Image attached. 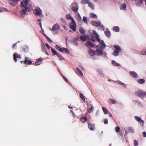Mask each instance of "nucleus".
Wrapping results in <instances>:
<instances>
[{
	"instance_id": "bb28decb",
	"label": "nucleus",
	"mask_w": 146,
	"mask_h": 146,
	"mask_svg": "<svg viewBox=\"0 0 146 146\" xmlns=\"http://www.w3.org/2000/svg\"><path fill=\"white\" fill-rule=\"evenodd\" d=\"M104 33L108 37H110L111 35V33L110 31H105Z\"/></svg>"
},
{
	"instance_id": "9b49d317",
	"label": "nucleus",
	"mask_w": 146,
	"mask_h": 146,
	"mask_svg": "<svg viewBox=\"0 0 146 146\" xmlns=\"http://www.w3.org/2000/svg\"><path fill=\"white\" fill-rule=\"evenodd\" d=\"M125 131L126 132H127V130H129V132L130 133H134V130L133 128L131 127H126L125 129Z\"/></svg>"
},
{
	"instance_id": "f257e3e1",
	"label": "nucleus",
	"mask_w": 146,
	"mask_h": 146,
	"mask_svg": "<svg viewBox=\"0 0 146 146\" xmlns=\"http://www.w3.org/2000/svg\"><path fill=\"white\" fill-rule=\"evenodd\" d=\"M21 4L22 10L20 12L21 14L23 15H25L27 12L30 11L33 9L32 6L29 4L24 5L23 1H21Z\"/></svg>"
},
{
	"instance_id": "1a4fd4ad",
	"label": "nucleus",
	"mask_w": 146,
	"mask_h": 146,
	"mask_svg": "<svg viewBox=\"0 0 146 146\" xmlns=\"http://www.w3.org/2000/svg\"><path fill=\"white\" fill-rule=\"evenodd\" d=\"M23 63L24 64H27L28 65H31L32 64V61L28 57L25 58V60L23 61Z\"/></svg>"
},
{
	"instance_id": "49530a36",
	"label": "nucleus",
	"mask_w": 146,
	"mask_h": 146,
	"mask_svg": "<svg viewBox=\"0 0 146 146\" xmlns=\"http://www.w3.org/2000/svg\"><path fill=\"white\" fill-rule=\"evenodd\" d=\"M80 38L78 37H75L73 39V42L75 43V42L78 41L79 40Z\"/></svg>"
},
{
	"instance_id": "c756f323",
	"label": "nucleus",
	"mask_w": 146,
	"mask_h": 146,
	"mask_svg": "<svg viewBox=\"0 0 146 146\" xmlns=\"http://www.w3.org/2000/svg\"><path fill=\"white\" fill-rule=\"evenodd\" d=\"M51 52L52 53L53 55H56L58 54L56 51L55 50V49L52 48V47H51Z\"/></svg>"
},
{
	"instance_id": "4468645a",
	"label": "nucleus",
	"mask_w": 146,
	"mask_h": 146,
	"mask_svg": "<svg viewBox=\"0 0 146 146\" xmlns=\"http://www.w3.org/2000/svg\"><path fill=\"white\" fill-rule=\"evenodd\" d=\"M35 11V13L36 15H41L42 13L41 10L39 8L36 9L34 11Z\"/></svg>"
},
{
	"instance_id": "f8f14e48",
	"label": "nucleus",
	"mask_w": 146,
	"mask_h": 146,
	"mask_svg": "<svg viewBox=\"0 0 146 146\" xmlns=\"http://www.w3.org/2000/svg\"><path fill=\"white\" fill-rule=\"evenodd\" d=\"M144 0H135L136 4L138 6H141L143 3Z\"/></svg>"
},
{
	"instance_id": "09e8293b",
	"label": "nucleus",
	"mask_w": 146,
	"mask_h": 146,
	"mask_svg": "<svg viewBox=\"0 0 146 146\" xmlns=\"http://www.w3.org/2000/svg\"><path fill=\"white\" fill-rule=\"evenodd\" d=\"M141 54L143 55H146V50L142 51Z\"/></svg>"
},
{
	"instance_id": "58836bf2",
	"label": "nucleus",
	"mask_w": 146,
	"mask_h": 146,
	"mask_svg": "<svg viewBox=\"0 0 146 146\" xmlns=\"http://www.w3.org/2000/svg\"><path fill=\"white\" fill-rule=\"evenodd\" d=\"M80 97L81 98L84 102H85V98L83 94L82 93H80Z\"/></svg>"
},
{
	"instance_id": "c9c22d12",
	"label": "nucleus",
	"mask_w": 146,
	"mask_h": 146,
	"mask_svg": "<svg viewBox=\"0 0 146 146\" xmlns=\"http://www.w3.org/2000/svg\"><path fill=\"white\" fill-rule=\"evenodd\" d=\"M140 84H142L145 82V80L143 79H139L137 81Z\"/></svg>"
},
{
	"instance_id": "bf43d9fd",
	"label": "nucleus",
	"mask_w": 146,
	"mask_h": 146,
	"mask_svg": "<svg viewBox=\"0 0 146 146\" xmlns=\"http://www.w3.org/2000/svg\"><path fill=\"white\" fill-rule=\"evenodd\" d=\"M144 137H146V132L144 131L142 133Z\"/></svg>"
},
{
	"instance_id": "cd10ccee",
	"label": "nucleus",
	"mask_w": 146,
	"mask_h": 146,
	"mask_svg": "<svg viewBox=\"0 0 146 146\" xmlns=\"http://www.w3.org/2000/svg\"><path fill=\"white\" fill-rule=\"evenodd\" d=\"M93 107L91 104L88 107V112L89 113H91L92 111Z\"/></svg>"
},
{
	"instance_id": "39448f33",
	"label": "nucleus",
	"mask_w": 146,
	"mask_h": 146,
	"mask_svg": "<svg viewBox=\"0 0 146 146\" xmlns=\"http://www.w3.org/2000/svg\"><path fill=\"white\" fill-rule=\"evenodd\" d=\"M70 27L73 31H76V26L74 19H73L72 20V23L70 24Z\"/></svg>"
},
{
	"instance_id": "423d86ee",
	"label": "nucleus",
	"mask_w": 146,
	"mask_h": 146,
	"mask_svg": "<svg viewBox=\"0 0 146 146\" xmlns=\"http://www.w3.org/2000/svg\"><path fill=\"white\" fill-rule=\"evenodd\" d=\"M20 0H8L9 3L11 5L14 6L17 4V3Z\"/></svg>"
},
{
	"instance_id": "f3484780",
	"label": "nucleus",
	"mask_w": 146,
	"mask_h": 146,
	"mask_svg": "<svg viewBox=\"0 0 146 146\" xmlns=\"http://www.w3.org/2000/svg\"><path fill=\"white\" fill-rule=\"evenodd\" d=\"M89 54L91 56H93L96 54V51L91 49H89Z\"/></svg>"
},
{
	"instance_id": "3c124183",
	"label": "nucleus",
	"mask_w": 146,
	"mask_h": 146,
	"mask_svg": "<svg viewBox=\"0 0 146 146\" xmlns=\"http://www.w3.org/2000/svg\"><path fill=\"white\" fill-rule=\"evenodd\" d=\"M30 0H23V2L24 5L25 4H27L28 3V2Z\"/></svg>"
},
{
	"instance_id": "20e7f679",
	"label": "nucleus",
	"mask_w": 146,
	"mask_h": 146,
	"mask_svg": "<svg viewBox=\"0 0 146 146\" xmlns=\"http://www.w3.org/2000/svg\"><path fill=\"white\" fill-rule=\"evenodd\" d=\"M72 7L71 8L72 10L74 13H77L78 9V5L76 3H74L72 4Z\"/></svg>"
},
{
	"instance_id": "e2e57ef3",
	"label": "nucleus",
	"mask_w": 146,
	"mask_h": 146,
	"mask_svg": "<svg viewBox=\"0 0 146 146\" xmlns=\"http://www.w3.org/2000/svg\"><path fill=\"white\" fill-rule=\"evenodd\" d=\"M63 78L64 79L66 82H68V79L65 76H64L63 77Z\"/></svg>"
},
{
	"instance_id": "13d9d810",
	"label": "nucleus",
	"mask_w": 146,
	"mask_h": 146,
	"mask_svg": "<svg viewBox=\"0 0 146 146\" xmlns=\"http://www.w3.org/2000/svg\"><path fill=\"white\" fill-rule=\"evenodd\" d=\"M91 40L93 42H95L96 40L95 38L93 36L91 38Z\"/></svg>"
},
{
	"instance_id": "4be33fe9",
	"label": "nucleus",
	"mask_w": 146,
	"mask_h": 146,
	"mask_svg": "<svg viewBox=\"0 0 146 146\" xmlns=\"http://www.w3.org/2000/svg\"><path fill=\"white\" fill-rule=\"evenodd\" d=\"M93 33L96 35V38L97 40L98 41H100V39L99 38V36L98 35L97 33L96 32V31L95 30L93 31Z\"/></svg>"
},
{
	"instance_id": "9d476101",
	"label": "nucleus",
	"mask_w": 146,
	"mask_h": 146,
	"mask_svg": "<svg viewBox=\"0 0 146 146\" xmlns=\"http://www.w3.org/2000/svg\"><path fill=\"white\" fill-rule=\"evenodd\" d=\"M13 59L16 62L17 61V58H19V59L21 58V55L19 54H17V53H14L13 54Z\"/></svg>"
},
{
	"instance_id": "aec40b11",
	"label": "nucleus",
	"mask_w": 146,
	"mask_h": 146,
	"mask_svg": "<svg viewBox=\"0 0 146 146\" xmlns=\"http://www.w3.org/2000/svg\"><path fill=\"white\" fill-rule=\"evenodd\" d=\"M41 50L42 51L44 52L46 54L48 55V53L47 52L46 48L45 46L44 45H42Z\"/></svg>"
},
{
	"instance_id": "a18cd8bd",
	"label": "nucleus",
	"mask_w": 146,
	"mask_h": 146,
	"mask_svg": "<svg viewBox=\"0 0 146 146\" xmlns=\"http://www.w3.org/2000/svg\"><path fill=\"white\" fill-rule=\"evenodd\" d=\"M61 60H63L64 59V58L63 57H62L61 55L59 53H58L56 55Z\"/></svg>"
},
{
	"instance_id": "864d4df0",
	"label": "nucleus",
	"mask_w": 146,
	"mask_h": 146,
	"mask_svg": "<svg viewBox=\"0 0 146 146\" xmlns=\"http://www.w3.org/2000/svg\"><path fill=\"white\" fill-rule=\"evenodd\" d=\"M99 26H100L101 30H103V31L104 30V26L103 25H101V24H100V25Z\"/></svg>"
},
{
	"instance_id": "6e6552de",
	"label": "nucleus",
	"mask_w": 146,
	"mask_h": 146,
	"mask_svg": "<svg viewBox=\"0 0 146 146\" xmlns=\"http://www.w3.org/2000/svg\"><path fill=\"white\" fill-rule=\"evenodd\" d=\"M85 46L87 47H93L95 46V44L91 42L90 41L88 40L85 44Z\"/></svg>"
},
{
	"instance_id": "ea45409f",
	"label": "nucleus",
	"mask_w": 146,
	"mask_h": 146,
	"mask_svg": "<svg viewBox=\"0 0 146 146\" xmlns=\"http://www.w3.org/2000/svg\"><path fill=\"white\" fill-rule=\"evenodd\" d=\"M79 31L82 34H84L85 33V31L84 29L82 28H80Z\"/></svg>"
},
{
	"instance_id": "0e129e2a",
	"label": "nucleus",
	"mask_w": 146,
	"mask_h": 146,
	"mask_svg": "<svg viewBox=\"0 0 146 146\" xmlns=\"http://www.w3.org/2000/svg\"><path fill=\"white\" fill-rule=\"evenodd\" d=\"M17 43H16L14 44L12 46V48H15V46H16Z\"/></svg>"
},
{
	"instance_id": "69168bd1",
	"label": "nucleus",
	"mask_w": 146,
	"mask_h": 146,
	"mask_svg": "<svg viewBox=\"0 0 146 146\" xmlns=\"http://www.w3.org/2000/svg\"><path fill=\"white\" fill-rule=\"evenodd\" d=\"M46 47L49 49L50 48H51L50 47L49 45L48 44H46Z\"/></svg>"
},
{
	"instance_id": "4c0bfd02",
	"label": "nucleus",
	"mask_w": 146,
	"mask_h": 146,
	"mask_svg": "<svg viewBox=\"0 0 146 146\" xmlns=\"http://www.w3.org/2000/svg\"><path fill=\"white\" fill-rule=\"evenodd\" d=\"M77 72H78V74H80L81 76H83V73L81 70L79 68H78L77 69Z\"/></svg>"
},
{
	"instance_id": "c85d7f7f",
	"label": "nucleus",
	"mask_w": 146,
	"mask_h": 146,
	"mask_svg": "<svg viewBox=\"0 0 146 146\" xmlns=\"http://www.w3.org/2000/svg\"><path fill=\"white\" fill-rule=\"evenodd\" d=\"M113 29L114 31L117 32H118L119 31V28L117 26L114 27H113Z\"/></svg>"
},
{
	"instance_id": "412c9836",
	"label": "nucleus",
	"mask_w": 146,
	"mask_h": 146,
	"mask_svg": "<svg viewBox=\"0 0 146 146\" xmlns=\"http://www.w3.org/2000/svg\"><path fill=\"white\" fill-rule=\"evenodd\" d=\"M88 127L91 130H94V124H92L91 123H88Z\"/></svg>"
},
{
	"instance_id": "a878e982",
	"label": "nucleus",
	"mask_w": 146,
	"mask_h": 146,
	"mask_svg": "<svg viewBox=\"0 0 146 146\" xmlns=\"http://www.w3.org/2000/svg\"><path fill=\"white\" fill-rule=\"evenodd\" d=\"M80 38L81 40L82 41H85L86 39V37L84 35H81L80 36Z\"/></svg>"
},
{
	"instance_id": "79ce46f5",
	"label": "nucleus",
	"mask_w": 146,
	"mask_h": 146,
	"mask_svg": "<svg viewBox=\"0 0 146 146\" xmlns=\"http://www.w3.org/2000/svg\"><path fill=\"white\" fill-rule=\"evenodd\" d=\"M112 64L115 66H119L120 65L119 63H117L115 60H113Z\"/></svg>"
},
{
	"instance_id": "5701e85b",
	"label": "nucleus",
	"mask_w": 146,
	"mask_h": 146,
	"mask_svg": "<svg viewBox=\"0 0 146 146\" xmlns=\"http://www.w3.org/2000/svg\"><path fill=\"white\" fill-rule=\"evenodd\" d=\"M109 102L111 104H115L116 103V102L115 100L112 99H109Z\"/></svg>"
},
{
	"instance_id": "a211bd4d",
	"label": "nucleus",
	"mask_w": 146,
	"mask_h": 146,
	"mask_svg": "<svg viewBox=\"0 0 146 146\" xmlns=\"http://www.w3.org/2000/svg\"><path fill=\"white\" fill-rule=\"evenodd\" d=\"M96 52L97 56H101L103 54V52L100 49H98L96 50Z\"/></svg>"
},
{
	"instance_id": "72a5a7b5",
	"label": "nucleus",
	"mask_w": 146,
	"mask_h": 146,
	"mask_svg": "<svg viewBox=\"0 0 146 146\" xmlns=\"http://www.w3.org/2000/svg\"><path fill=\"white\" fill-rule=\"evenodd\" d=\"M87 120V119L86 117H83L80 119V121L83 123H84Z\"/></svg>"
},
{
	"instance_id": "f03ea898",
	"label": "nucleus",
	"mask_w": 146,
	"mask_h": 146,
	"mask_svg": "<svg viewBox=\"0 0 146 146\" xmlns=\"http://www.w3.org/2000/svg\"><path fill=\"white\" fill-rule=\"evenodd\" d=\"M55 48L57 50L61 52L64 51L67 54H69L70 52L69 50L68 49L64 48H61L58 45L56 46Z\"/></svg>"
},
{
	"instance_id": "7ed1b4c3",
	"label": "nucleus",
	"mask_w": 146,
	"mask_h": 146,
	"mask_svg": "<svg viewBox=\"0 0 146 146\" xmlns=\"http://www.w3.org/2000/svg\"><path fill=\"white\" fill-rule=\"evenodd\" d=\"M135 94L139 97L143 98L144 96L146 95V92L139 90L138 91L135 92Z\"/></svg>"
},
{
	"instance_id": "8fccbe9b",
	"label": "nucleus",
	"mask_w": 146,
	"mask_h": 146,
	"mask_svg": "<svg viewBox=\"0 0 146 146\" xmlns=\"http://www.w3.org/2000/svg\"><path fill=\"white\" fill-rule=\"evenodd\" d=\"M134 145L135 146H138V142L137 141L135 140H134Z\"/></svg>"
},
{
	"instance_id": "774afa93",
	"label": "nucleus",
	"mask_w": 146,
	"mask_h": 146,
	"mask_svg": "<svg viewBox=\"0 0 146 146\" xmlns=\"http://www.w3.org/2000/svg\"><path fill=\"white\" fill-rule=\"evenodd\" d=\"M78 19H81V17L79 13H78Z\"/></svg>"
},
{
	"instance_id": "a19ab883",
	"label": "nucleus",
	"mask_w": 146,
	"mask_h": 146,
	"mask_svg": "<svg viewBox=\"0 0 146 146\" xmlns=\"http://www.w3.org/2000/svg\"><path fill=\"white\" fill-rule=\"evenodd\" d=\"M119 52L115 50L113 51V54L115 56H117L119 55Z\"/></svg>"
},
{
	"instance_id": "2eb2a0df",
	"label": "nucleus",
	"mask_w": 146,
	"mask_h": 146,
	"mask_svg": "<svg viewBox=\"0 0 146 146\" xmlns=\"http://www.w3.org/2000/svg\"><path fill=\"white\" fill-rule=\"evenodd\" d=\"M135 119L137 121L142 123V125H143L144 123V121L142 120L141 119L137 116L134 117Z\"/></svg>"
},
{
	"instance_id": "ddd939ff",
	"label": "nucleus",
	"mask_w": 146,
	"mask_h": 146,
	"mask_svg": "<svg viewBox=\"0 0 146 146\" xmlns=\"http://www.w3.org/2000/svg\"><path fill=\"white\" fill-rule=\"evenodd\" d=\"M130 75L134 78H137L138 77V75L137 73L134 71L130 72Z\"/></svg>"
},
{
	"instance_id": "4d7b16f0",
	"label": "nucleus",
	"mask_w": 146,
	"mask_h": 146,
	"mask_svg": "<svg viewBox=\"0 0 146 146\" xmlns=\"http://www.w3.org/2000/svg\"><path fill=\"white\" fill-rule=\"evenodd\" d=\"M91 16L92 18H96L97 17L96 15L93 13L92 14Z\"/></svg>"
},
{
	"instance_id": "dca6fc26",
	"label": "nucleus",
	"mask_w": 146,
	"mask_h": 146,
	"mask_svg": "<svg viewBox=\"0 0 146 146\" xmlns=\"http://www.w3.org/2000/svg\"><path fill=\"white\" fill-rule=\"evenodd\" d=\"M91 23L92 25L96 27L99 26L101 24V23L100 22L96 21H92L91 22Z\"/></svg>"
},
{
	"instance_id": "5fc2aeb1",
	"label": "nucleus",
	"mask_w": 146,
	"mask_h": 146,
	"mask_svg": "<svg viewBox=\"0 0 146 146\" xmlns=\"http://www.w3.org/2000/svg\"><path fill=\"white\" fill-rule=\"evenodd\" d=\"M83 20L84 22L85 23H87V18L85 17H83Z\"/></svg>"
},
{
	"instance_id": "6e6d98bb",
	"label": "nucleus",
	"mask_w": 146,
	"mask_h": 146,
	"mask_svg": "<svg viewBox=\"0 0 146 146\" xmlns=\"http://www.w3.org/2000/svg\"><path fill=\"white\" fill-rule=\"evenodd\" d=\"M46 37V38H47V40L49 41L50 42H52V40H51V39L50 38H49L47 36H46V35L44 34H43Z\"/></svg>"
},
{
	"instance_id": "052dcab7",
	"label": "nucleus",
	"mask_w": 146,
	"mask_h": 146,
	"mask_svg": "<svg viewBox=\"0 0 146 146\" xmlns=\"http://www.w3.org/2000/svg\"><path fill=\"white\" fill-rule=\"evenodd\" d=\"M104 123L105 124H106L108 123V120L106 119H105L104 121Z\"/></svg>"
},
{
	"instance_id": "c03bdc74",
	"label": "nucleus",
	"mask_w": 146,
	"mask_h": 146,
	"mask_svg": "<svg viewBox=\"0 0 146 146\" xmlns=\"http://www.w3.org/2000/svg\"><path fill=\"white\" fill-rule=\"evenodd\" d=\"M102 109L105 114H106L107 113L108 110L106 108L103 107L102 108Z\"/></svg>"
},
{
	"instance_id": "603ef678",
	"label": "nucleus",
	"mask_w": 146,
	"mask_h": 146,
	"mask_svg": "<svg viewBox=\"0 0 146 146\" xmlns=\"http://www.w3.org/2000/svg\"><path fill=\"white\" fill-rule=\"evenodd\" d=\"M41 19H39L38 20V22H40L39 25L40 26L41 28L42 29V25H41Z\"/></svg>"
},
{
	"instance_id": "680f3d73",
	"label": "nucleus",
	"mask_w": 146,
	"mask_h": 146,
	"mask_svg": "<svg viewBox=\"0 0 146 146\" xmlns=\"http://www.w3.org/2000/svg\"><path fill=\"white\" fill-rule=\"evenodd\" d=\"M70 111L72 112V116L73 118H75L76 117V115L75 114H74V113H73V111L72 110H70Z\"/></svg>"
},
{
	"instance_id": "e433bc0d",
	"label": "nucleus",
	"mask_w": 146,
	"mask_h": 146,
	"mask_svg": "<svg viewBox=\"0 0 146 146\" xmlns=\"http://www.w3.org/2000/svg\"><path fill=\"white\" fill-rule=\"evenodd\" d=\"M89 1V0H82L81 3L83 4H86L88 3Z\"/></svg>"
},
{
	"instance_id": "37998d69",
	"label": "nucleus",
	"mask_w": 146,
	"mask_h": 146,
	"mask_svg": "<svg viewBox=\"0 0 146 146\" xmlns=\"http://www.w3.org/2000/svg\"><path fill=\"white\" fill-rule=\"evenodd\" d=\"M23 51L24 52H29V48L27 46L24 47L23 48Z\"/></svg>"
},
{
	"instance_id": "6ab92c4d",
	"label": "nucleus",
	"mask_w": 146,
	"mask_h": 146,
	"mask_svg": "<svg viewBox=\"0 0 146 146\" xmlns=\"http://www.w3.org/2000/svg\"><path fill=\"white\" fill-rule=\"evenodd\" d=\"M42 59L39 58L37 59L35 63V65H39L42 62Z\"/></svg>"
},
{
	"instance_id": "f704fd0d",
	"label": "nucleus",
	"mask_w": 146,
	"mask_h": 146,
	"mask_svg": "<svg viewBox=\"0 0 146 146\" xmlns=\"http://www.w3.org/2000/svg\"><path fill=\"white\" fill-rule=\"evenodd\" d=\"M66 18L68 19L72 20H72L73 19H74L71 17L70 14H68L66 15Z\"/></svg>"
},
{
	"instance_id": "7c9ffc66",
	"label": "nucleus",
	"mask_w": 146,
	"mask_h": 146,
	"mask_svg": "<svg viewBox=\"0 0 146 146\" xmlns=\"http://www.w3.org/2000/svg\"><path fill=\"white\" fill-rule=\"evenodd\" d=\"M97 71L98 73L102 77H104V75L102 73V71L100 69H98Z\"/></svg>"
},
{
	"instance_id": "393cba45",
	"label": "nucleus",
	"mask_w": 146,
	"mask_h": 146,
	"mask_svg": "<svg viewBox=\"0 0 146 146\" xmlns=\"http://www.w3.org/2000/svg\"><path fill=\"white\" fill-rule=\"evenodd\" d=\"M101 43V47L103 48H105L106 47V44L104 43V41L103 40H101L100 39V41H98Z\"/></svg>"
},
{
	"instance_id": "338daca9",
	"label": "nucleus",
	"mask_w": 146,
	"mask_h": 146,
	"mask_svg": "<svg viewBox=\"0 0 146 146\" xmlns=\"http://www.w3.org/2000/svg\"><path fill=\"white\" fill-rule=\"evenodd\" d=\"M121 85H122L124 87H125V88L126 87V85L122 82V83H121Z\"/></svg>"
},
{
	"instance_id": "473e14b6",
	"label": "nucleus",
	"mask_w": 146,
	"mask_h": 146,
	"mask_svg": "<svg viewBox=\"0 0 146 146\" xmlns=\"http://www.w3.org/2000/svg\"><path fill=\"white\" fill-rule=\"evenodd\" d=\"M89 6L92 9H94V5L91 2H90L89 1V2L88 3Z\"/></svg>"
},
{
	"instance_id": "de8ad7c7",
	"label": "nucleus",
	"mask_w": 146,
	"mask_h": 146,
	"mask_svg": "<svg viewBox=\"0 0 146 146\" xmlns=\"http://www.w3.org/2000/svg\"><path fill=\"white\" fill-rule=\"evenodd\" d=\"M120 128L119 126H117L115 127V131L117 133H118L120 131Z\"/></svg>"
},
{
	"instance_id": "b1692460",
	"label": "nucleus",
	"mask_w": 146,
	"mask_h": 146,
	"mask_svg": "<svg viewBox=\"0 0 146 146\" xmlns=\"http://www.w3.org/2000/svg\"><path fill=\"white\" fill-rule=\"evenodd\" d=\"M120 9L121 10L124 9L126 10V5L125 3H123L121 5L120 7Z\"/></svg>"
},
{
	"instance_id": "0eeeda50",
	"label": "nucleus",
	"mask_w": 146,
	"mask_h": 146,
	"mask_svg": "<svg viewBox=\"0 0 146 146\" xmlns=\"http://www.w3.org/2000/svg\"><path fill=\"white\" fill-rule=\"evenodd\" d=\"M59 28L60 26L57 24H56L53 26L51 31L52 32L56 31L57 32V31H58Z\"/></svg>"
},
{
	"instance_id": "2f4dec72",
	"label": "nucleus",
	"mask_w": 146,
	"mask_h": 146,
	"mask_svg": "<svg viewBox=\"0 0 146 146\" xmlns=\"http://www.w3.org/2000/svg\"><path fill=\"white\" fill-rule=\"evenodd\" d=\"M114 47L116 50V51H117L118 52L121 51V48L120 47L117 45V46H114Z\"/></svg>"
}]
</instances>
